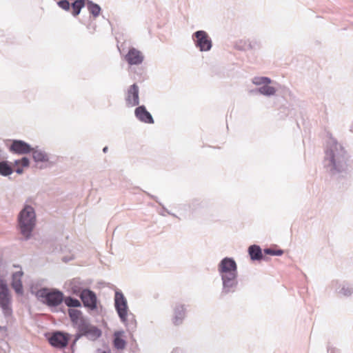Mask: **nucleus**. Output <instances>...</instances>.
<instances>
[{"label": "nucleus", "instance_id": "1", "mask_svg": "<svg viewBox=\"0 0 353 353\" xmlns=\"http://www.w3.org/2000/svg\"><path fill=\"white\" fill-rule=\"evenodd\" d=\"M219 270L223 280V290L228 293L236 285V264L232 259L225 258L221 261Z\"/></svg>", "mask_w": 353, "mask_h": 353}, {"label": "nucleus", "instance_id": "2", "mask_svg": "<svg viewBox=\"0 0 353 353\" xmlns=\"http://www.w3.org/2000/svg\"><path fill=\"white\" fill-rule=\"evenodd\" d=\"M19 221L22 234L28 237L35 225L34 209L30 206H26L19 214Z\"/></svg>", "mask_w": 353, "mask_h": 353}, {"label": "nucleus", "instance_id": "3", "mask_svg": "<svg viewBox=\"0 0 353 353\" xmlns=\"http://www.w3.org/2000/svg\"><path fill=\"white\" fill-rule=\"evenodd\" d=\"M38 295L49 306H57L63 301V294L59 291L42 290L38 292Z\"/></svg>", "mask_w": 353, "mask_h": 353}, {"label": "nucleus", "instance_id": "4", "mask_svg": "<svg viewBox=\"0 0 353 353\" xmlns=\"http://www.w3.org/2000/svg\"><path fill=\"white\" fill-rule=\"evenodd\" d=\"M114 305L119 316L123 322L127 321L128 307L126 299L121 292H116L114 296Z\"/></svg>", "mask_w": 353, "mask_h": 353}, {"label": "nucleus", "instance_id": "5", "mask_svg": "<svg viewBox=\"0 0 353 353\" xmlns=\"http://www.w3.org/2000/svg\"><path fill=\"white\" fill-rule=\"evenodd\" d=\"M10 301L11 296L7 285L3 279H0V306L6 315H9L11 313Z\"/></svg>", "mask_w": 353, "mask_h": 353}, {"label": "nucleus", "instance_id": "6", "mask_svg": "<svg viewBox=\"0 0 353 353\" xmlns=\"http://www.w3.org/2000/svg\"><path fill=\"white\" fill-rule=\"evenodd\" d=\"M15 269L14 271L12 272L11 275V287L14 290L16 294L19 295H22L23 294V288L22 283V277L23 276V272L22 270V268L19 265H13Z\"/></svg>", "mask_w": 353, "mask_h": 353}, {"label": "nucleus", "instance_id": "7", "mask_svg": "<svg viewBox=\"0 0 353 353\" xmlns=\"http://www.w3.org/2000/svg\"><path fill=\"white\" fill-rule=\"evenodd\" d=\"M196 46L201 51H208L212 47V41L205 31H197L194 33Z\"/></svg>", "mask_w": 353, "mask_h": 353}, {"label": "nucleus", "instance_id": "8", "mask_svg": "<svg viewBox=\"0 0 353 353\" xmlns=\"http://www.w3.org/2000/svg\"><path fill=\"white\" fill-rule=\"evenodd\" d=\"M80 298L85 307L94 310L97 308V299L95 293L88 289L83 290Z\"/></svg>", "mask_w": 353, "mask_h": 353}, {"label": "nucleus", "instance_id": "9", "mask_svg": "<svg viewBox=\"0 0 353 353\" xmlns=\"http://www.w3.org/2000/svg\"><path fill=\"white\" fill-rule=\"evenodd\" d=\"M69 339V334L61 332H57L53 333L49 338V342L55 347L63 348L67 346Z\"/></svg>", "mask_w": 353, "mask_h": 353}, {"label": "nucleus", "instance_id": "10", "mask_svg": "<svg viewBox=\"0 0 353 353\" xmlns=\"http://www.w3.org/2000/svg\"><path fill=\"white\" fill-rule=\"evenodd\" d=\"M125 60L129 65H139L143 63L144 55L140 50L134 48H130L125 55Z\"/></svg>", "mask_w": 353, "mask_h": 353}, {"label": "nucleus", "instance_id": "11", "mask_svg": "<svg viewBox=\"0 0 353 353\" xmlns=\"http://www.w3.org/2000/svg\"><path fill=\"white\" fill-rule=\"evenodd\" d=\"M125 102L128 107H134L139 105V88L136 84L132 85L128 88L125 97Z\"/></svg>", "mask_w": 353, "mask_h": 353}, {"label": "nucleus", "instance_id": "12", "mask_svg": "<svg viewBox=\"0 0 353 353\" xmlns=\"http://www.w3.org/2000/svg\"><path fill=\"white\" fill-rule=\"evenodd\" d=\"M254 83L256 85L265 84V85L259 88V92L264 95H273L276 92L274 87L268 85L271 83V79L268 77H259L256 78Z\"/></svg>", "mask_w": 353, "mask_h": 353}, {"label": "nucleus", "instance_id": "13", "mask_svg": "<svg viewBox=\"0 0 353 353\" xmlns=\"http://www.w3.org/2000/svg\"><path fill=\"white\" fill-rule=\"evenodd\" d=\"M9 150L11 152L18 154H26L32 151L29 144L20 140H14Z\"/></svg>", "mask_w": 353, "mask_h": 353}, {"label": "nucleus", "instance_id": "14", "mask_svg": "<svg viewBox=\"0 0 353 353\" xmlns=\"http://www.w3.org/2000/svg\"><path fill=\"white\" fill-rule=\"evenodd\" d=\"M136 117L141 122L153 123L154 119L151 114L146 110L144 105L137 107L134 110Z\"/></svg>", "mask_w": 353, "mask_h": 353}, {"label": "nucleus", "instance_id": "15", "mask_svg": "<svg viewBox=\"0 0 353 353\" xmlns=\"http://www.w3.org/2000/svg\"><path fill=\"white\" fill-rule=\"evenodd\" d=\"M30 161L27 157H23L21 159L16 160L13 163L14 171L21 174L23 172V169L28 168Z\"/></svg>", "mask_w": 353, "mask_h": 353}, {"label": "nucleus", "instance_id": "16", "mask_svg": "<svg viewBox=\"0 0 353 353\" xmlns=\"http://www.w3.org/2000/svg\"><path fill=\"white\" fill-rule=\"evenodd\" d=\"M113 344L114 347L118 350H123L125 348L126 342L124 339L123 331H118L114 333Z\"/></svg>", "mask_w": 353, "mask_h": 353}, {"label": "nucleus", "instance_id": "17", "mask_svg": "<svg viewBox=\"0 0 353 353\" xmlns=\"http://www.w3.org/2000/svg\"><path fill=\"white\" fill-rule=\"evenodd\" d=\"M185 316V308L183 305H177L174 309V323L179 324Z\"/></svg>", "mask_w": 353, "mask_h": 353}, {"label": "nucleus", "instance_id": "18", "mask_svg": "<svg viewBox=\"0 0 353 353\" xmlns=\"http://www.w3.org/2000/svg\"><path fill=\"white\" fill-rule=\"evenodd\" d=\"M81 335L86 336L94 340L101 335V332L97 327L90 325Z\"/></svg>", "mask_w": 353, "mask_h": 353}, {"label": "nucleus", "instance_id": "19", "mask_svg": "<svg viewBox=\"0 0 353 353\" xmlns=\"http://www.w3.org/2000/svg\"><path fill=\"white\" fill-rule=\"evenodd\" d=\"M248 252L252 260H261L263 258L261 249L258 245L250 246Z\"/></svg>", "mask_w": 353, "mask_h": 353}, {"label": "nucleus", "instance_id": "20", "mask_svg": "<svg viewBox=\"0 0 353 353\" xmlns=\"http://www.w3.org/2000/svg\"><path fill=\"white\" fill-rule=\"evenodd\" d=\"M68 314L74 325L77 323H81L80 321L84 318L82 312L77 309H70Z\"/></svg>", "mask_w": 353, "mask_h": 353}, {"label": "nucleus", "instance_id": "21", "mask_svg": "<svg viewBox=\"0 0 353 353\" xmlns=\"http://www.w3.org/2000/svg\"><path fill=\"white\" fill-rule=\"evenodd\" d=\"M31 152H32V158L36 162H46L48 161V155L45 152L32 148Z\"/></svg>", "mask_w": 353, "mask_h": 353}, {"label": "nucleus", "instance_id": "22", "mask_svg": "<svg viewBox=\"0 0 353 353\" xmlns=\"http://www.w3.org/2000/svg\"><path fill=\"white\" fill-rule=\"evenodd\" d=\"M14 172L13 167L10 165L8 161L0 162V174L3 176L10 175Z\"/></svg>", "mask_w": 353, "mask_h": 353}, {"label": "nucleus", "instance_id": "23", "mask_svg": "<svg viewBox=\"0 0 353 353\" xmlns=\"http://www.w3.org/2000/svg\"><path fill=\"white\" fill-rule=\"evenodd\" d=\"M86 1L87 0H76L72 4V13L74 17L77 16L80 13L81 8L86 6Z\"/></svg>", "mask_w": 353, "mask_h": 353}, {"label": "nucleus", "instance_id": "24", "mask_svg": "<svg viewBox=\"0 0 353 353\" xmlns=\"http://www.w3.org/2000/svg\"><path fill=\"white\" fill-rule=\"evenodd\" d=\"M86 6L90 13H91L94 17H97L99 15L101 12V8L99 5L87 0Z\"/></svg>", "mask_w": 353, "mask_h": 353}, {"label": "nucleus", "instance_id": "25", "mask_svg": "<svg viewBox=\"0 0 353 353\" xmlns=\"http://www.w3.org/2000/svg\"><path fill=\"white\" fill-rule=\"evenodd\" d=\"M81 323H77L74 326L77 327L79 332L81 335L84 331L88 328V327L90 325L88 320L84 317L80 321Z\"/></svg>", "mask_w": 353, "mask_h": 353}, {"label": "nucleus", "instance_id": "26", "mask_svg": "<svg viewBox=\"0 0 353 353\" xmlns=\"http://www.w3.org/2000/svg\"><path fill=\"white\" fill-rule=\"evenodd\" d=\"M65 305L68 307H78L81 306V303L79 300L68 296L64 299Z\"/></svg>", "mask_w": 353, "mask_h": 353}, {"label": "nucleus", "instance_id": "27", "mask_svg": "<svg viewBox=\"0 0 353 353\" xmlns=\"http://www.w3.org/2000/svg\"><path fill=\"white\" fill-rule=\"evenodd\" d=\"M326 160L329 161V165L332 166L333 168H336V161L334 159V154L333 149L327 150L325 156Z\"/></svg>", "mask_w": 353, "mask_h": 353}, {"label": "nucleus", "instance_id": "28", "mask_svg": "<svg viewBox=\"0 0 353 353\" xmlns=\"http://www.w3.org/2000/svg\"><path fill=\"white\" fill-rule=\"evenodd\" d=\"M239 48L242 50H246L249 49H252L254 46L252 45V42L249 40H241L239 43Z\"/></svg>", "mask_w": 353, "mask_h": 353}, {"label": "nucleus", "instance_id": "29", "mask_svg": "<svg viewBox=\"0 0 353 353\" xmlns=\"http://www.w3.org/2000/svg\"><path fill=\"white\" fill-rule=\"evenodd\" d=\"M264 252L267 254L275 255V256H281L283 254V252L281 250H273L270 248H268L264 250Z\"/></svg>", "mask_w": 353, "mask_h": 353}, {"label": "nucleus", "instance_id": "30", "mask_svg": "<svg viewBox=\"0 0 353 353\" xmlns=\"http://www.w3.org/2000/svg\"><path fill=\"white\" fill-rule=\"evenodd\" d=\"M57 3L60 8H61L62 9H63L65 10H69V9L70 8V3L67 0L59 1Z\"/></svg>", "mask_w": 353, "mask_h": 353}, {"label": "nucleus", "instance_id": "31", "mask_svg": "<svg viewBox=\"0 0 353 353\" xmlns=\"http://www.w3.org/2000/svg\"><path fill=\"white\" fill-rule=\"evenodd\" d=\"M338 146H339V145L336 143V144H334V145H333V148H334V150H336V149H337V148H338Z\"/></svg>", "mask_w": 353, "mask_h": 353}, {"label": "nucleus", "instance_id": "32", "mask_svg": "<svg viewBox=\"0 0 353 353\" xmlns=\"http://www.w3.org/2000/svg\"><path fill=\"white\" fill-rule=\"evenodd\" d=\"M103 150L104 152H105L108 150V148L105 147Z\"/></svg>", "mask_w": 353, "mask_h": 353}]
</instances>
